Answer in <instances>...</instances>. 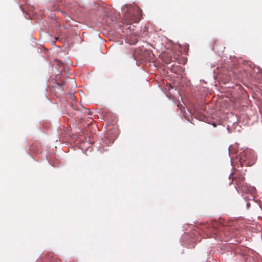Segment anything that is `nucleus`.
I'll return each mask as SVG.
<instances>
[{"instance_id": "1", "label": "nucleus", "mask_w": 262, "mask_h": 262, "mask_svg": "<svg viewBox=\"0 0 262 262\" xmlns=\"http://www.w3.org/2000/svg\"><path fill=\"white\" fill-rule=\"evenodd\" d=\"M257 157L253 150L247 149L241 152L236 162V169L242 172L244 166H251L256 161Z\"/></svg>"}, {"instance_id": "2", "label": "nucleus", "mask_w": 262, "mask_h": 262, "mask_svg": "<svg viewBox=\"0 0 262 262\" xmlns=\"http://www.w3.org/2000/svg\"><path fill=\"white\" fill-rule=\"evenodd\" d=\"M123 14V21L127 25L138 23L141 19V10L138 7L124 5L122 7Z\"/></svg>"}, {"instance_id": "3", "label": "nucleus", "mask_w": 262, "mask_h": 262, "mask_svg": "<svg viewBox=\"0 0 262 262\" xmlns=\"http://www.w3.org/2000/svg\"><path fill=\"white\" fill-rule=\"evenodd\" d=\"M232 173H231L228 178V185H231L234 181H235V188L236 190L243 193H251L253 190V188L248 184L245 183V178L243 172L238 177H236L234 179L232 177Z\"/></svg>"}, {"instance_id": "4", "label": "nucleus", "mask_w": 262, "mask_h": 262, "mask_svg": "<svg viewBox=\"0 0 262 262\" xmlns=\"http://www.w3.org/2000/svg\"><path fill=\"white\" fill-rule=\"evenodd\" d=\"M179 56V54L173 51H170L164 54L162 56V58L166 63L168 64L171 62L177 61Z\"/></svg>"}, {"instance_id": "5", "label": "nucleus", "mask_w": 262, "mask_h": 262, "mask_svg": "<svg viewBox=\"0 0 262 262\" xmlns=\"http://www.w3.org/2000/svg\"><path fill=\"white\" fill-rule=\"evenodd\" d=\"M203 121L209 124L213 125V118L212 116H208L207 114L203 115Z\"/></svg>"}, {"instance_id": "6", "label": "nucleus", "mask_w": 262, "mask_h": 262, "mask_svg": "<svg viewBox=\"0 0 262 262\" xmlns=\"http://www.w3.org/2000/svg\"><path fill=\"white\" fill-rule=\"evenodd\" d=\"M237 145H230L228 148L229 154L231 156V155L235 154L237 152L236 150Z\"/></svg>"}, {"instance_id": "7", "label": "nucleus", "mask_w": 262, "mask_h": 262, "mask_svg": "<svg viewBox=\"0 0 262 262\" xmlns=\"http://www.w3.org/2000/svg\"><path fill=\"white\" fill-rule=\"evenodd\" d=\"M230 80H231V78L229 77H228V78H227V79H226L224 81V82L225 83H228V82H229V81Z\"/></svg>"}, {"instance_id": "8", "label": "nucleus", "mask_w": 262, "mask_h": 262, "mask_svg": "<svg viewBox=\"0 0 262 262\" xmlns=\"http://www.w3.org/2000/svg\"><path fill=\"white\" fill-rule=\"evenodd\" d=\"M246 206H247V209H249V207H250V203H248H248H247Z\"/></svg>"}, {"instance_id": "9", "label": "nucleus", "mask_w": 262, "mask_h": 262, "mask_svg": "<svg viewBox=\"0 0 262 262\" xmlns=\"http://www.w3.org/2000/svg\"><path fill=\"white\" fill-rule=\"evenodd\" d=\"M62 13L65 16H67V14L66 12H62Z\"/></svg>"}, {"instance_id": "10", "label": "nucleus", "mask_w": 262, "mask_h": 262, "mask_svg": "<svg viewBox=\"0 0 262 262\" xmlns=\"http://www.w3.org/2000/svg\"><path fill=\"white\" fill-rule=\"evenodd\" d=\"M213 126H214V127L216 126V124L214 122Z\"/></svg>"}, {"instance_id": "11", "label": "nucleus", "mask_w": 262, "mask_h": 262, "mask_svg": "<svg viewBox=\"0 0 262 262\" xmlns=\"http://www.w3.org/2000/svg\"><path fill=\"white\" fill-rule=\"evenodd\" d=\"M66 8H67V9H69V7H68V6H66Z\"/></svg>"}, {"instance_id": "12", "label": "nucleus", "mask_w": 262, "mask_h": 262, "mask_svg": "<svg viewBox=\"0 0 262 262\" xmlns=\"http://www.w3.org/2000/svg\"><path fill=\"white\" fill-rule=\"evenodd\" d=\"M70 10L71 11V13H73L72 10H70Z\"/></svg>"}]
</instances>
